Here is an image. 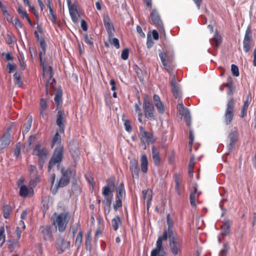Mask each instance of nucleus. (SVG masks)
Instances as JSON below:
<instances>
[{"instance_id": "nucleus-55", "label": "nucleus", "mask_w": 256, "mask_h": 256, "mask_svg": "<svg viewBox=\"0 0 256 256\" xmlns=\"http://www.w3.org/2000/svg\"><path fill=\"white\" fill-rule=\"evenodd\" d=\"M129 56V50L128 48H124L122 52L121 58L124 60L128 59Z\"/></svg>"}, {"instance_id": "nucleus-2", "label": "nucleus", "mask_w": 256, "mask_h": 256, "mask_svg": "<svg viewBox=\"0 0 256 256\" xmlns=\"http://www.w3.org/2000/svg\"><path fill=\"white\" fill-rule=\"evenodd\" d=\"M40 46L42 49L39 52L40 64L42 66L44 72L49 76V79L46 84V94H48L49 89L53 88L54 86L56 80L54 78H52L54 75L52 68L49 66L46 70L44 62L42 60V55L45 54L46 46V42L44 38H41L40 40Z\"/></svg>"}, {"instance_id": "nucleus-57", "label": "nucleus", "mask_w": 256, "mask_h": 256, "mask_svg": "<svg viewBox=\"0 0 256 256\" xmlns=\"http://www.w3.org/2000/svg\"><path fill=\"white\" fill-rule=\"evenodd\" d=\"M226 83L224 84L225 86H226L228 88H230L234 87V81L232 78L230 76H229L227 78Z\"/></svg>"}, {"instance_id": "nucleus-16", "label": "nucleus", "mask_w": 256, "mask_h": 256, "mask_svg": "<svg viewBox=\"0 0 256 256\" xmlns=\"http://www.w3.org/2000/svg\"><path fill=\"white\" fill-rule=\"evenodd\" d=\"M201 194L200 192H198V184L195 183L193 184L190 188V203L192 206H196V199L198 198Z\"/></svg>"}, {"instance_id": "nucleus-43", "label": "nucleus", "mask_w": 256, "mask_h": 256, "mask_svg": "<svg viewBox=\"0 0 256 256\" xmlns=\"http://www.w3.org/2000/svg\"><path fill=\"white\" fill-rule=\"evenodd\" d=\"M14 80L15 84L18 87H21L22 85V82L21 80V76L19 73L16 72L14 74Z\"/></svg>"}, {"instance_id": "nucleus-11", "label": "nucleus", "mask_w": 256, "mask_h": 256, "mask_svg": "<svg viewBox=\"0 0 256 256\" xmlns=\"http://www.w3.org/2000/svg\"><path fill=\"white\" fill-rule=\"evenodd\" d=\"M177 110L180 114L184 116L186 124L190 127L191 125V117L188 108H184L182 103H180L177 106Z\"/></svg>"}, {"instance_id": "nucleus-35", "label": "nucleus", "mask_w": 256, "mask_h": 256, "mask_svg": "<svg viewBox=\"0 0 256 256\" xmlns=\"http://www.w3.org/2000/svg\"><path fill=\"white\" fill-rule=\"evenodd\" d=\"M48 108V102L47 100L44 98H42L40 100V114L44 118V112Z\"/></svg>"}, {"instance_id": "nucleus-45", "label": "nucleus", "mask_w": 256, "mask_h": 256, "mask_svg": "<svg viewBox=\"0 0 256 256\" xmlns=\"http://www.w3.org/2000/svg\"><path fill=\"white\" fill-rule=\"evenodd\" d=\"M21 147L22 145L20 142L17 143L14 149V156L16 158L21 157Z\"/></svg>"}, {"instance_id": "nucleus-52", "label": "nucleus", "mask_w": 256, "mask_h": 256, "mask_svg": "<svg viewBox=\"0 0 256 256\" xmlns=\"http://www.w3.org/2000/svg\"><path fill=\"white\" fill-rule=\"evenodd\" d=\"M104 198L102 202L104 204V206H106L107 207H110L112 200V196H110L104 197Z\"/></svg>"}, {"instance_id": "nucleus-60", "label": "nucleus", "mask_w": 256, "mask_h": 256, "mask_svg": "<svg viewBox=\"0 0 256 256\" xmlns=\"http://www.w3.org/2000/svg\"><path fill=\"white\" fill-rule=\"evenodd\" d=\"M6 68L8 70V72L11 73L13 70H14L16 69V66L14 64L8 63L6 64Z\"/></svg>"}, {"instance_id": "nucleus-6", "label": "nucleus", "mask_w": 256, "mask_h": 256, "mask_svg": "<svg viewBox=\"0 0 256 256\" xmlns=\"http://www.w3.org/2000/svg\"><path fill=\"white\" fill-rule=\"evenodd\" d=\"M139 138L140 140V143L142 146H144V149H146V144H154L156 139L152 132H147L144 127L142 126H139Z\"/></svg>"}, {"instance_id": "nucleus-39", "label": "nucleus", "mask_w": 256, "mask_h": 256, "mask_svg": "<svg viewBox=\"0 0 256 256\" xmlns=\"http://www.w3.org/2000/svg\"><path fill=\"white\" fill-rule=\"evenodd\" d=\"M12 212V208L10 205H4L2 208V213L4 217L8 219L10 218V214Z\"/></svg>"}, {"instance_id": "nucleus-63", "label": "nucleus", "mask_w": 256, "mask_h": 256, "mask_svg": "<svg viewBox=\"0 0 256 256\" xmlns=\"http://www.w3.org/2000/svg\"><path fill=\"white\" fill-rule=\"evenodd\" d=\"M195 160L194 156H192L190 158L189 164H188V168H194L195 164Z\"/></svg>"}, {"instance_id": "nucleus-30", "label": "nucleus", "mask_w": 256, "mask_h": 256, "mask_svg": "<svg viewBox=\"0 0 256 256\" xmlns=\"http://www.w3.org/2000/svg\"><path fill=\"white\" fill-rule=\"evenodd\" d=\"M17 12L19 14H20V17L22 18H26L28 24L32 26H33V24L31 22V20L28 16V14L26 11L25 10H24L22 8V6H20L17 8Z\"/></svg>"}, {"instance_id": "nucleus-59", "label": "nucleus", "mask_w": 256, "mask_h": 256, "mask_svg": "<svg viewBox=\"0 0 256 256\" xmlns=\"http://www.w3.org/2000/svg\"><path fill=\"white\" fill-rule=\"evenodd\" d=\"M154 42L150 37V35L149 34H148V36H147V41H146V46H147L148 48H150L151 47H152L154 44Z\"/></svg>"}, {"instance_id": "nucleus-32", "label": "nucleus", "mask_w": 256, "mask_h": 256, "mask_svg": "<svg viewBox=\"0 0 256 256\" xmlns=\"http://www.w3.org/2000/svg\"><path fill=\"white\" fill-rule=\"evenodd\" d=\"M140 162L142 171L144 173L147 172L148 170V160L147 156L146 154H144L141 156Z\"/></svg>"}, {"instance_id": "nucleus-26", "label": "nucleus", "mask_w": 256, "mask_h": 256, "mask_svg": "<svg viewBox=\"0 0 256 256\" xmlns=\"http://www.w3.org/2000/svg\"><path fill=\"white\" fill-rule=\"evenodd\" d=\"M130 169L132 176L138 178L140 168L138 161L135 160H132L130 161Z\"/></svg>"}, {"instance_id": "nucleus-13", "label": "nucleus", "mask_w": 256, "mask_h": 256, "mask_svg": "<svg viewBox=\"0 0 256 256\" xmlns=\"http://www.w3.org/2000/svg\"><path fill=\"white\" fill-rule=\"evenodd\" d=\"M70 241L65 240L62 236L56 238V248L59 254L64 252L66 249L70 248Z\"/></svg>"}, {"instance_id": "nucleus-21", "label": "nucleus", "mask_w": 256, "mask_h": 256, "mask_svg": "<svg viewBox=\"0 0 256 256\" xmlns=\"http://www.w3.org/2000/svg\"><path fill=\"white\" fill-rule=\"evenodd\" d=\"M61 172L62 173V176L56 185V189H58L59 188L66 186L70 182V177L68 175V172L64 171V169H62Z\"/></svg>"}, {"instance_id": "nucleus-15", "label": "nucleus", "mask_w": 256, "mask_h": 256, "mask_svg": "<svg viewBox=\"0 0 256 256\" xmlns=\"http://www.w3.org/2000/svg\"><path fill=\"white\" fill-rule=\"evenodd\" d=\"M65 114L64 111L59 110L56 116V124L59 128V132L60 133H64V124L66 122Z\"/></svg>"}, {"instance_id": "nucleus-22", "label": "nucleus", "mask_w": 256, "mask_h": 256, "mask_svg": "<svg viewBox=\"0 0 256 256\" xmlns=\"http://www.w3.org/2000/svg\"><path fill=\"white\" fill-rule=\"evenodd\" d=\"M170 86L172 88V92L174 96L176 98H178L181 96V92L180 90L179 84L177 83L176 77L174 76H172L170 82Z\"/></svg>"}, {"instance_id": "nucleus-34", "label": "nucleus", "mask_w": 256, "mask_h": 256, "mask_svg": "<svg viewBox=\"0 0 256 256\" xmlns=\"http://www.w3.org/2000/svg\"><path fill=\"white\" fill-rule=\"evenodd\" d=\"M122 221L118 216H115L112 220V226L114 231H117Z\"/></svg>"}, {"instance_id": "nucleus-18", "label": "nucleus", "mask_w": 256, "mask_h": 256, "mask_svg": "<svg viewBox=\"0 0 256 256\" xmlns=\"http://www.w3.org/2000/svg\"><path fill=\"white\" fill-rule=\"evenodd\" d=\"M103 22L104 27L108 33V35L114 36V25L108 15L103 16Z\"/></svg>"}, {"instance_id": "nucleus-42", "label": "nucleus", "mask_w": 256, "mask_h": 256, "mask_svg": "<svg viewBox=\"0 0 256 256\" xmlns=\"http://www.w3.org/2000/svg\"><path fill=\"white\" fill-rule=\"evenodd\" d=\"M30 191V190L26 185H22L20 188V195L22 197L26 198L28 196Z\"/></svg>"}, {"instance_id": "nucleus-64", "label": "nucleus", "mask_w": 256, "mask_h": 256, "mask_svg": "<svg viewBox=\"0 0 256 256\" xmlns=\"http://www.w3.org/2000/svg\"><path fill=\"white\" fill-rule=\"evenodd\" d=\"M49 18L52 21V24L55 25L56 24V14L48 16Z\"/></svg>"}, {"instance_id": "nucleus-31", "label": "nucleus", "mask_w": 256, "mask_h": 256, "mask_svg": "<svg viewBox=\"0 0 256 256\" xmlns=\"http://www.w3.org/2000/svg\"><path fill=\"white\" fill-rule=\"evenodd\" d=\"M32 116H28L26 118V122H25L23 125V129L22 133L23 135H25L30 130L32 124Z\"/></svg>"}, {"instance_id": "nucleus-4", "label": "nucleus", "mask_w": 256, "mask_h": 256, "mask_svg": "<svg viewBox=\"0 0 256 256\" xmlns=\"http://www.w3.org/2000/svg\"><path fill=\"white\" fill-rule=\"evenodd\" d=\"M64 148L62 145L57 146L54 150L48 162V170L50 172L55 166H60L64 158Z\"/></svg>"}, {"instance_id": "nucleus-19", "label": "nucleus", "mask_w": 256, "mask_h": 256, "mask_svg": "<svg viewBox=\"0 0 256 256\" xmlns=\"http://www.w3.org/2000/svg\"><path fill=\"white\" fill-rule=\"evenodd\" d=\"M66 2L72 20L74 22L76 23L78 20L76 6L72 4L71 0H66Z\"/></svg>"}, {"instance_id": "nucleus-29", "label": "nucleus", "mask_w": 256, "mask_h": 256, "mask_svg": "<svg viewBox=\"0 0 256 256\" xmlns=\"http://www.w3.org/2000/svg\"><path fill=\"white\" fill-rule=\"evenodd\" d=\"M222 38L218 32L216 30L214 32V37L210 40V44L218 48L222 42Z\"/></svg>"}, {"instance_id": "nucleus-7", "label": "nucleus", "mask_w": 256, "mask_h": 256, "mask_svg": "<svg viewBox=\"0 0 256 256\" xmlns=\"http://www.w3.org/2000/svg\"><path fill=\"white\" fill-rule=\"evenodd\" d=\"M142 110L144 116L146 118L150 121H154L156 120L154 107L148 100L146 96H145L144 98Z\"/></svg>"}, {"instance_id": "nucleus-9", "label": "nucleus", "mask_w": 256, "mask_h": 256, "mask_svg": "<svg viewBox=\"0 0 256 256\" xmlns=\"http://www.w3.org/2000/svg\"><path fill=\"white\" fill-rule=\"evenodd\" d=\"M150 22L152 24L155 26L160 32L164 33V28L163 22L156 10L154 9L150 12Z\"/></svg>"}, {"instance_id": "nucleus-53", "label": "nucleus", "mask_w": 256, "mask_h": 256, "mask_svg": "<svg viewBox=\"0 0 256 256\" xmlns=\"http://www.w3.org/2000/svg\"><path fill=\"white\" fill-rule=\"evenodd\" d=\"M231 70L232 74L234 76H238L240 74L239 70L238 67L234 64L231 66Z\"/></svg>"}, {"instance_id": "nucleus-23", "label": "nucleus", "mask_w": 256, "mask_h": 256, "mask_svg": "<svg viewBox=\"0 0 256 256\" xmlns=\"http://www.w3.org/2000/svg\"><path fill=\"white\" fill-rule=\"evenodd\" d=\"M252 101V94L250 92L248 93L246 97L245 100L244 101V104L242 108L240 116L244 118L246 116L247 110L249 105L250 104Z\"/></svg>"}, {"instance_id": "nucleus-54", "label": "nucleus", "mask_w": 256, "mask_h": 256, "mask_svg": "<svg viewBox=\"0 0 256 256\" xmlns=\"http://www.w3.org/2000/svg\"><path fill=\"white\" fill-rule=\"evenodd\" d=\"M122 207V200L116 198L114 204V208L115 211H118L120 208Z\"/></svg>"}, {"instance_id": "nucleus-20", "label": "nucleus", "mask_w": 256, "mask_h": 256, "mask_svg": "<svg viewBox=\"0 0 256 256\" xmlns=\"http://www.w3.org/2000/svg\"><path fill=\"white\" fill-rule=\"evenodd\" d=\"M238 138V134L236 132H232L229 134L228 136V144L227 145L229 152H232L234 148Z\"/></svg>"}, {"instance_id": "nucleus-36", "label": "nucleus", "mask_w": 256, "mask_h": 256, "mask_svg": "<svg viewBox=\"0 0 256 256\" xmlns=\"http://www.w3.org/2000/svg\"><path fill=\"white\" fill-rule=\"evenodd\" d=\"M83 238V232L82 230H80L78 232V234L76 236L74 245L77 247L78 249H79L82 245Z\"/></svg>"}, {"instance_id": "nucleus-56", "label": "nucleus", "mask_w": 256, "mask_h": 256, "mask_svg": "<svg viewBox=\"0 0 256 256\" xmlns=\"http://www.w3.org/2000/svg\"><path fill=\"white\" fill-rule=\"evenodd\" d=\"M84 41L86 44L90 46H94V42L92 38L89 36L88 34H86L84 36Z\"/></svg>"}, {"instance_id": "nucleus-41", "label": "nucleus", "mask_w": 256, "mask_h": 256, "mask_svg": "<svg viewBox=\"0 0 256 256\" xmlns=\"http://www.w3.org/2000/svg\"><path fill=\"white\" fill-rule=\"evenodd\" d=\"M114 36H110V35H108V41L112 45L118 49L120 47L119 40L117 38H113Z\"/></svg>"}, {"instance_id": "nucleus-33", "label": "nucleus", "mask_w": 256, "mask_h": 256, "mask_svg": "<svg viewBox=\"0 0 256 256\" xmlns=\"http://www.w3.org/2000/svg\"><path fill=\"white\" fill-rule=\"evenodd\" d=\"M230 221L228 220L223 223L222 226H221L222 235L224 236H226L229 234L230 233Z\"/></svg>"}, {"instance_id": "nucleus-46", "label": "nucleus", "mask_w": 256, "mask_h": 256, "mask_svg": "<svg viewBox=\"0 0 256 256\" xmlns=\"http://www.w3.org/2000/svg\"><path fill=\"white\" fill-rule=\"evenodd\" d=\"M168 234H169V233H168V230H164L162 235L158 237L156 242H158V241L160 240V242H161V244H163L162 241L166 240L168 238Z\"/></svg>"}, {"instance_id": "nucleus-44", "label": "nucleus", "mask_w": 256, "mask_h": 256, "mask_svg": "<svg viewBox=\"0 0 256 256\" xmlns=\"http://www.w3.org/2000/svg\"><path fill=\"white\" fill-rule=\"evenodd\" d=\"M6 241V235L4 226L0 227V246L2 247Z\"/></svg>"}, {"instance_id": "nucleus-10", "label": "nucleus", "mask_w": 256, "mask_h": 256, "mask_svg": "<svg viewBox=\"0 0 256 256\" xmlns=\"http://www.w3.org/2000/svg\"><path fill=\"white\" fill-rule=\"evenodd\" d=\"M158 55L164 69L168 72H170L174 60L173 56L167 52L162 51L160 52Z\"/></svg>"}, {"instance_id": "nucleus-27", "label": "nucleus", "mask_w": 256, "mask_h": 256, "mask_svg": "<svg viewBox=\"0 0 256 256\" xmlns=\"http://www.w3.org/2000/svg\"><path fill=\"white\" fill-rule=\"evenodd\" d=\"M174 179L176 184L174 187L175 190L178 195H180L182 194V190L184 189L182 178L178 174H174Z\"/></svg>"}, {"instance_id": "nucleus-50", "label": "nucleus", "mask_w": 256, "mask_h": 256, "mask_svg": "<svg viewBox=\"0 0 256 256\" xmlns=\"http://www.w3.org/2000/svg\"><path fill=\"white\" fill-rule=\"evenodd\" d=\"M229 248L228 244V243H224L223 244V248L220 252L219 256H226L227 252Z\"/></svg>"}, {"instance_id": "nucleus-14", "label": "nucleus", "mask_w": 256, "mask_h": 256, "mask_svg": "<svg viewBox=\"0 0 256 256\" xmlns=\"http://www.w3.org/2000/svg\"><path fill=\"white\" fill-rule=\"evenodd\" d=\"M252 46V33L250 28H248L245 33L243 40L244 50L246 52H248Z\"/></svg>"}, {"instance_id": "nucleus-51", "label": "nucleus", "mask_w": 256, "mask_h": 256, "mask_svg": "<svg viewBox=\"0 0 256 256\" xmlns=\"http://www.w3.org/2000/svg\"><path fill=\"white\" fill-rule=\"evenodd\" d=\"M12 22L16 29L22 28L23 26V24L18 18H15Z\"/></svg>"}, {"instance_id": "nucleus-61", "label": "nucleus", "mask_w": 256, "mask_h": 256, "mask_svg": "<svg viewBox=\"0 0 256 256\" xmlns=\"http://www.w3.org/2000/svg\"><path fill=\"white\" fill-rule=\"evenodd\" d=\"M188 138H189L188 143H189L190 145V146H192V145L193 142L194 140V136L192 134V130H190Z\"/></svg>"}, {"instance_id": "nucleus-38", "label": "nucleus", "mask_w": 256, "mask_h": 256, "mask_svg": "<svg viewBox=\"0 0 256 256\" xmlns=\"http://www.w3.org/2000/svg\"><path fill=\"white\" fill-rule=\"evenodd\" d=\"M124 194H125L124 184L121 183L116 188V198L122 200V196Z\"/></svg>"}, {"instance_id": "nucleus-37", "label": "nucleus", "mask_w": 256, "mask_h": 256, "mask_svg": "<svg viewBox=\"0 0 256 256\" xmlns=\"http://www.w3.org/2000/svg\"><path fill=\"white\" fill-rule=\"evenodd\" d=\"M59 130H58L52 139L51 142L50 146L52 148L56 144H59L61 142V136L59 134Z\"/></svg>"}, {"instance_id": "nucleus-48", "label": "nucleus", "mask_w": 256, "mask_h": 256, "mask_svg": "<svg viewBox=\"0 0 256 256\" xmlns=\"http://www.w3.org/2000/svg\"><path fill=\"white\" fill-rule=\"evenodd\" d=\"M102 194L104 197L110 196H113L109 186H105L102 188Z\"/></svg>"}, {"instance_id": "nucleus-58", "label": "nucleus", "mask_w": 256, "mask_h": 256, "mask_svg": "<svg viewBox=\"0 0 256 256\" xmlns=\"http://www.w3.org/2000/svg\"><path fill=\"white\" fill-rule=\"evenodd\" d=\"M29 8V11L32 13L34 14V16L36 17L37 19L38 18L39 16H38V10L36 9L34 6H32L30 4V6H28Z\"/></svg>"}, {"instance_id": "nucleus-24", "label": "nucleus", "mask_w": 256, "mask_h": 256, "mask_svg": "<svg viewBox=\"0 0 256 256\" xmlns=\"http://www.w3.org/2000/svg\"><path fill=\"white\" fill-rule=\"evenodd\" d=\"M11 130V128L8 129V131L5 132L0 139L1 144L0 149L2 150L7 147L10 143V134L9 131Z\"/></svg>"}, {"instance_id": "nucleus-3", "label": "nucleus", "mask_w": 256, "mask_h": 256, "mask_svg": "<svg viewBox=\"0 0 256 256\" xmlns=\"http://www.w3.org/2000/svg\"><path fill=\"white\" fill-rule=\"evenodd\" d=\"M50 154L48 149L38 144L34 147L32 154L38 157V164L40 169H42L47 161Z\"/></svg>"}, {"instance_id": "nucleus-12", "label": "nucleus", "mask_w": 256, "mask_h": 256, "mask_svg": "<svg viewBox=\"0 0 256 256\" xmlns=\"http://www.w3.org/2000/svg\"><path fill=\"white\" fill-rule=\"evenodd\" d=\"M52 230V227L50 225H44L40 227V234L44 240L52 241L54 240Z\"/></svg>"}, {"instance_id": "nucleus-62", "label": "nucleus", "mask_w": 256, "mask_h": 256, "mask_svg": "<svg viewBox=\"0 0 256 256\" xmlns=\"http://www.w3.org/2000/svg\"><path fill=\"white\" fill-rule=\"evenodd\" d=\"M79 223L76 224L72 228V232L73 236H74L80 228Z\"/></svg>"}, {"instance_id": "nucleus-47", "label": "nucleus", "mask_w": 256, "mask_h": 256, "mask_svg": "<svg viewBox=\"0 0 256 256\" xmlns=\"http://www.w3.org/2000/svg\"><path fill=\"white\" fill-rule=\"evenodd\" d=\"M142 193L144 198L146 199V200H148L150 198V200H152V190H143Z\"/></svg>"}, {"instance_id": "nucleus-49", "label": "nucleus", "mask_w": 256, "mask_h": 256, "mask_svg": "<svg viewBox=\"0 0 256 256\" xmlns=\"http://www.w3.org/2000/svg\"><path fill=\"white\" fill-rule=\"evenodd\" d=\"M122 120L124 122V126L125 130L126 132H130L132 130V127L131 126L130 122L128 120H124L122 118Z\"/></svg>"}, {"instance_id": "nucleus-1", "label": "nucleus", "mask_w": 256, "mask_h": 256, "mask_svg": "<svg viewBox=\"0 0 256 256\" xmlns=\"http://www.w3.org/2000/svg\"><path fill=\"white\" fill-rule=\"evenodd\" d=\"M168 248L172 256H179L182 254L184 240L182 237L174 234L172 228H168Z\"/></svg>"}, {"instance_id": "nucleus-25", "label": "nucleus", "mask_w": 256, "mask_h": 256, "mask_svg": "<svg viewBox=\"0 0 256 256\" xmlns=\"http://www.w3.org/2000/svg\"><path fill=\"white\" fill-rule=\"evenodd\" d=\"M153 101L158 112L163 114L165 112V108L162 102L160 100V96L158 94H154Z\"/></svg>"}, {"instance_id": "nucleus-40", "label": "nucleus", "mask_w": 256, "mask_h": 256, "mask_svg": "<svg viewBox=\"0 0 256 256\" xmlns=\"http://www.w3.org/2000/svg\"><path fill=\"white\" fill-rule=\"evenodd\" d=\"M62 91L60 90V91L57 92L56 93V94L54 96V100L55 103L56 104V109H58V108L60 104V103H62Z\"/></svg>"}, {"instance_id": "nucleus-17", "label": "nucleus", "mask_w": 256, "mask_h": 256, "mask_svg": "<svg viewBox=\"0 0 256 256\" xmlns=\"http://www.w3.org/2000/svg\"><path fill=\"white\" fill-rule=\"evenodd\" d=\"M150 256H168V252L160 240L156 242V246L151 251Z\"/></svg>"}, {"instance_id": "nucleus-5", "label": "nucleus", "mask_w": 256, "mask_h": 256, "mask_svg": "<svg viewBox=\"0 0 256 256\" xmlns=\"http://www.w3.org/2000/svg\"><path fill=\"white\" fill-rule=\"evenodd\" d=\"M54 216L56 218L54 220V224L58 228L59 232H64L70 218L69 213L64 212L58 214L55 212Z\"/></svg>"}, {"instance_id": "nucleus-28", "label": "nucleus", "mask_w": 256, "mask_h": 256, "mask_svg": "<svg viewBox=\"0 0 256 256\" xmlns=\"http://www.w3.org/2000/svg\"><path fill=\"white\" fill-rule=\"evenodd\" d=\"M152 158L154 164L156 166H159L160 164L161 161L160 152L154 146H152Z\"/></svg>"}, {"instance_id": "nucleus-8", "label": "nucleus", "mask_w": 256, "mask_h": 256, "mask_svg": "<svg viewBox=\"0 0 256 256\" xmlns=\"http://www.w3.org/2000/svg\"><path fill=\"white\" fill-rule=\"evenodd\" d=\"M235 101L233 97H231L228 100L226 108L224 114V123L228 125L232 122L234 112Z\"/></svg>"}]
</instances>
